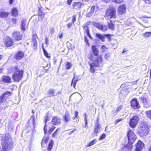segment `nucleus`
<instances>
[{
    "label": "nucleus",
    "mask_w": 151,
    "mask_h": 151,
    "mask_svg": "<svg viewBox=\"0 0 151 151\" xmlns=\"http://www.w3.org/2000/svg\"><path fill=\"white\" fill-rule=\"evenodd\" d=\"M148 96L146 95H143L140 98L143 106L145 108H148L149 107V104L147 99Z\"/></svg>",
    "instance_id": "14"
},
{
    "label": "nucleus",
    "mask_w": 151,
    "mask_h": 151,
    "mask_svg": "<svg viewBox=\"0 0 151 151\" xmlns=\"http://www.w3.org/2000/svg\"><path fill=\"white\" fill-rule=\"evenodd\" d=\"M67 0V4L69 5H70L72 2L73 0Z\"/></svg>",
    "instance_id": "59"
},
{
    "label": "nucleus",
    "mask_w": 151,
    "mask_h": 151,
    "mask_svg": "<svg viewBox=\"0 0 151 151\" xmlns=\"http://www.w3.org/2000/svg\"><path fill=\"white\" fill-rule=\"evenodd\" d=\"M94 58V56L93 54L90 55L88 57V59L90 60H93Z\"/></svg>",
    "instance_id": "58"
},
{
    "label": "nucleus",
    "mask_w": 151,
    "mask_h": 151,
    "mask_svg": "<svg viewBox=\"0 0 151 151\" xmlns=\"http://www.w3.org/2000/svg\"><path fill=\"white\" fill-rule=\"evenodd\" d=\"M82 4L80 2H74L72 4V7L73 9L75 10H78L81 8Z\"/></svg>",
    "instance_id": "25"
},
{
    "label": "nucleus",
    "mask_w": 151,
    "mask_h": 151,
    "mask_svg": "<svg viewBox=\"0 0 151 151\" xmlns=\"http://www.w3.org/2000/svg\"><path fill=\"white\" fill-rule=\"evenodd\" d=\"M101 127V125L99 123V119L97 118L96 119V122L95 123V126L93 129V133L97 135V133L99 132V130Z\"/></svg>",
    "instance_id": "15"
},
{
    "label": "nucleus",
    "mask_w": 151,
    "mask_h": 151,
    "mask_svg": "<svg viewBox=\"0 0 151 151\" xmlns=\"http://www.w3.org/2000/svg\"><path fill=\"white\" fill-rule=\"evenodd\" d=\"M12 21L13 24H16L17 23V19L15 18H12Z\"/></svg>",
    "instance_id": "55"
},
{
    "label": "nucleus",
    "mask_w": 151,
    "mask_h": 151,
    "mask_svg": "<svg viewBox=\"0 0 151 151\" xmlns=\"http://www.w3.org/2000/svg\"><path fill=\"white\" fill-rule=\"evenodd\" d=\"M76 77L75 76H74L73 77L72 81L71 82V85H73L74 88H76V83L78 80L77 79H75Z\"/></svg>",
    "instance_id": "32"
},
{
    "label": "nucleus",
    "mask_w": 151,
    "mask_h": 151,
    "mask_svg": "<svg viewBox=\"0 0 151 151\" xmlns=\"http://www.w3.org/2000/svg\"><path fill=\"white\" fill-rule=\"evenodd\" d=\"M72 24L73 23H72L68 24L67 25V27L69 28L70 27L72 26Z\"/></svg>",
    "instance_id": "64"
},
{
    "label": "nucleus",
    "mask_w": 151,
    "mask_h": 151,
    "mask_svg": "<svg viewBox=\"0 0 151 151\" xmlns=\"http://www.w3.org/2000/svg\"><path fill=\"white\" fill-rule=\"evenodd\" d=\"M91 22H87L86 23V24L84 26H83V28L84 31H85V33H86L87 35L90 38H91L92 37L90 34L89 30L88 28V25L90 24Z\"/></svg>",
    "instance_id": "22"
},
{
    "label": "nucleus",
    "mask_w": 151,
    "mask_h": 151,
    "mask_svg": "<svg viewBox=\"0 0 151 151\" xmlns=\"http://www.w3.org/2000/svg\"><path fill=\"white\" fill-rule=\"evenodd\" d=\"M101 49L102 50V52H104L107 51L108 50V48L105 45H102L101 46Z\"/></svg>",
    "instance_id": "39"
},
{
    "label": "nucleus",
    "mask_w": 151,
    "mask_h": 151,
    "mask_svg": "<svg viewBox=\"0 0 151 151\" xmlns=\"http://www.w3.org/2000/svg\"><path fill=\"white\" fill-rule=\"evenodd\" d=\"M117 11L119 15H122L126 13V6L124 4H121L119 6Z\"/></svg>",
    "instance_id": "10"
},
{
    "label": "nucleus",
    "mask_w": 151,
    "mask_h": 151,
    "mask_svg": "<svg viewBox=\"0 0 151 151\" xmlns=\"http://www.w3.org/2000/svg\"><path fill=\"white\" fill-rule=\"evenodd\" d=\"M63 34L62 33H60L58 35V37L60 38L61 39L62 38L63 36Z\"/></svg>",
    "instance_id": "63"
},
{
    "label": "nucleus",
    "mask_w": 151,
    "mask_h": 151,
    "mask_svg": "<svg viewBox=\"0 0 151 151\" xmlns=\"http://www.w3.org/2000/svg\"><path fill=\"white\" fill-rule=\"evenodd\" d=\"M76 14L73 15L72 16V23L73 24L75 22H76Z\"/></svg>",
    "instance_id": "44"
},
{
    "label": "nucleus",
    "mask_w": 151,
    "mask_h": 151,
    "mask_svg": "<svg viewBox=\"0 0 151 151\" xmlns=\"http://www.w3.org/2000/svg\"><path fill=\"white\" fill-rule=\"evenodd\" d=\"M84 40H85V42L86 43V44L88 45V46H90V44L88 42V40L86 36L84 37Z\"/></svg>",
    "instance_id": "52"
},
{
    "label": "nucleus",
    "mask_w": 151,
    "mask_h": 151,
    "mask_svg": "<svg viewBox=\"0 0 151 151\" xmlns=\"http://www.w3.org/2000/svg\"><path fill=\"white\" fill-rule=\"evenodd\" d=\"M12 36L14 38V40L15 41H19L22 39V35L19 31H14L12 33Z\"/></svg>",
    "instance_id": "11"
},
{
    "label": "nucleus",
    "mask_w": 151,
    "mask_h": 151,
    "mask_svg": "<svg viewBox=\"0 0 151 151\" xmlns=\"http://www.w3.org/2000/svg\"><path fill=\"white\" fill-rule=\"evenodd\" d=\"M51 122L53 125H60L61 124V119L58 116H54L52 118Z\"/></svg>",
    "instance_id": "13"
},
{
    "label": "nucleus",
    "mask_w": 151,
    "mask_h": 151,
    "mask_svg": "<svg viewBox=\"0 0 151 151\" xmlns=\"http://www.w3.org/2000/svg\"><path fill=\"white\" fill-rule=\"evenodd\" d=\"M32 37L31 46L33 49L36 50L37 48V39L38 38V37L36 34H33L32 35Z\"/></svg>",
    "instance_id": "9"
},
{
    "label": "nucleus",
    "mask_w": 151,
    "mask_h": 151,
    "mask_svg": "<svg viewBox=\"0 0 151 151\" xmlns=\"http://www.w3.org/2000/svg\"><path fill=\"white\" fill-rule=\"evenodd\" d=\"M95 8V6L94 5L92 6L91 7V12H92L93 13V12H94V11Z\"/></svg>",
    "instance_id": "61"
},
{
    "label": "nucleus",
    "mask_w": 151,
    "mask_h": 151,
    "mask_svg": "<svg viewBox=\"0 0 151 151\" xmlns=\"http://www.w3.org/2000/svg\"><path fill=\"white\" fill-rule=\"evenodd\" d=\"M130 104L131 107L134 109H137L140 108V106L136 98H134L131 100Z\"/></svg>",
    "instance_id": "12"
},
{
    "label": "nucleus",
    "mask_w": 151,
    "mask_h": 151,
    "mask_svg": "<svg viewBox=\"0 0 151 151\" xmlns=\"http://www.w3.org/2000/svg\"><path fill=\"white\" fill-rule=\"evenodd\" d=\"M50 120V118L48 115H47L45 116V117L44 122L46 123L47 121Z\"/></svg>",
    "instance_id": "47"
},
{
    "label": "nucleus",
    "mask_w": 151,
    "mask_h": 151,
    "mask_svg": "<svg viewBox=\"0 0 151 151\" xmlns=\"http://www.w3.org/2000/svg\"><path fill=\"white\" fill-rule=\"evenodd\" d=\"M146 114L148 118L151 119V109L146 111Z\"/></svg>",
    "instance_id": "38"
},
{
    "label": "nucleus",
    "mask_w": 151,
    "mask_h": 151,
    "mask_svg": "<svg viewBox=\"0 0 151 151\" xmlns=\"http://www.w3.org/2000/svg\"><path fill=\"white\" fill-rule=\"evenodd\" d=\"M93 25L95 27L101 30L106 31L107 30V27L105 25H103L100 23L94 22Z\"/></svg>",
    "instance_id": "19"
},
{
    "label": "nucleus",
    "mask_w": 151,
    "mask_h": 151,
    "mask_svg": "<svg viewBox=\"0 0 151 151\" xmlns=\"http://www.w3.org/2000/svg\"><path fill=\"white\" fill-rule=\"evenodd\" d=\"M24 56V53L22 51H19L14 55V58L16 60H19L22 59Z\"/></svg>",
    "instance_id": "17"
},
{
    "label": "nucleus",
    "mask_w": 151,
    "mask_h": 151,
    "mask_svg": "<svg viewBox=\"0 0 151 151\" xmlns=\"http://www.w3.org/2000/svg\"><path fill=\"white\" fill-rule=\"evenodd\" d=\"M104 17L108 19H116L117 14L116 8L113 6L109 7L106 9Z\"/></svg>",
    "instance_id": "4"
},
{
    "label": "nucleus",
    "mask_w": 151,
    "mask_h": 151,
    "mask_svg": "<svg viewBox=\"0 0 151 151\" xmlns=\"http://www.w3.org/2000/svg\"><path fill=\"white\" fill-rule=\"evenodd\" d=\"M30 119H32L33 125L34 127H35V117L34 115H32L31 116L30 118Z\"/></svg>",
    "instance_id": "42"
},
{
    "label": "nucleus",
    "mask_w": 151,
    "mask_h": 151,
    "mask_svg": "<svg viewBox=\"0 0 151 151\" xmlns=\"http://www.w3.org/2000/svg\"><path fill=\"white\" fill-rule=\"evenodd\" d=\"M78 111H75V116L73 117V119H75L76 118H78L79 117V116L78 115Z\"/></svg>",
    "instance_id": "49"
},
{
    "label": "nucleus",
    "mask_w": 151,
    "mask_h": 151,
    "mask_svg": "<svg viewBox=\"0 0 151 151\" xmlns=\"http://www.w3.org/2000/svg\"><path fill=\"white\" fill-rule=\"evenodd\" d=\"M1 141L2 148L0 151H9L12 149L14 144L12 137L9 133H5L2 137Z\"/></svg>",
    "instance_id": "2"
},
{
    "label": "nucleus",
    "mask_w": 151,
    "mask_h": 151,
    "mask_svg": "<svg viewBox=\"0 0 151 151\" xmlns=\"http://www.w3.org/2000/svg\"><path fill=\"white\" fill-rule=\"evenodd\" d=\"M54 145V142L53 140H51L49 142L47 150L48 151H50L52 149Z\"/></svg>",
    "instance_id": "31"
},
{
    "label": "nucleus",
    "mask_w": 151,
    "mask_h": 151,
    "mask_svg": "<svg viewBox=\"0 0 151 151\" xmlns=\"http://www.w3.org/2000/svg\"><path fill=\"white\" fill-rule=\"evenodd\" d=\"M12 92L9 91H7L4 93L0 96V103H3L4 99L7 98L9 96H11Z\"/></svg>",
    "instance_id": "20"
},
{
    "label": "nucleus",
    "mask_w": 151,
    "mask_h": 151,
    "mask_svg": "<svg viewBox=\"0 0 151 151\" xmlns=\"http://www.w3.org/2000/svg\"><path fill=\"white\" fill-rule=\"evenodd\" d=\"M127 137L129 142L133 143L136 139V136L133 131L129 129L127 132Z\"/></svg>",
    "instance_id": "7"
},
{
    "label": "nucleus",
    "mask_w": 151,
    "mask_h": 151,
    "mask_svg": "<svg viewBox=\"0 0 151 151\" xmlns=\"http://www.w3.org/2000/svg\"><path fill=\"white\" fill-rule=\"evenodd\" d=\"M63 118L65 122H67L70 121L71 119L70 114L68 111H65V114L63 116Z\"/></svg>",
    "instance_id": "24"
},
{
    "label": "nucleus",
    "mask_w": 151,
    "mask_h": 151,
    "mask_svg": "<svg viewBox=\"0 0 151 151\" xmlns=\"http://www.w3.org/2000/svg\"><path fill=\"white\" fill-rule=\"evenodd\" d=\"M72 65V64L69 62H67L66 64V68L67 70L70 69Z\"/></svg>",
    "instance_id": "40"
},
{
    "label": "nucleus",
    "mask_w": 151,
    "mask_h": 151,
    "mask_svg": "<svg viewBox=\"0 0 151 151\" xmlns=\"http://www.w3.org/2000/svg\"><path fill=\"white\" fill-rule=\"evenodd\" d=\"M108 27L109 29L111 30H114L115 29L114 24L112 20H110L107 23Z\"/></svg>",
    "instance_id": "28"
},
{
    "label": "nucleus",
    "mask_w": 151,
    "mask_h": 151,
    "mask_svg": "<svg viewBox=\"0 0 151 151\" xmlns=\"http://www.w3.org/2000/svg\"><path fill=\"white\" fill-rule=\"evenodd\" d=\"M4 43L5 46L7 47H13L14 45V40L8 36L4 39Z\"/></svg>",
    "instance_id": "8"
},
{
    "label": "nucleus",
    "mask_w": 151,
    "mask_h": 151,
    "mask_svg": "<svg viewBox=\"0 0 151 151\" xmlns=\"http://www.w3.org/2000/svg\"><path fill=\"white\" fill-rule=\"evenodd\" d=\"M145 3L147 5L151 4V0H143Z\"/></svg>",
    "instance_id": "48"
},
{
    "label": "nucleus",
    "mask_w": 151,
    "mask_h": 151,
    "mask_svg": "<svg viewBox=\"0 0 151 151\" xmlns=\"http://www.w3.org/2000/svg\"><path fill=\"white\" fill-rule=\"evenodd\" d=\"M55 128L56 127L55 126H52L49 129L48 132H47V134H50L54 130Z\"/></svg>",
    "instance_id": "37"
},
{
    "label": "nucleus",
    "mask_w": 151,
    "mask_h": 151,
    "mask_svg": "<svg viewBox=\"0 0 151 151\" xmlns=\"http://www.w3.org/2000/svg\"><path fill=\"white\" fill-rule=\"evenodd\" d=\"M97 141V140H96V139H94L91 141L89 142L88 144L87 145V146L88 147L92 146L95 144Z\"/></svg>",
    "instance_id": "36"
},
{
    "label": "nucleus",
    "mask_w": 151,
    "mask_h": 151,
    "mask_svg": "<svg viewBox=\"0 0 151 151\" xmlns=\"http://www.w3.org/2000/svg\"><path fill=\"white\" fill-rule=\"evenodd\" d=\"M139 120L138 116L135 115L130 118L129 122V126L132 128H135L137 125Z\"/></svg>",
    "instance_id": "6"
},
{
    "label": "nucleus",
    "mask_w": 151,
    "mask_h": 151,
    "mask_svg": "<svg viewBox=\"0 0 151 151\" xmlns=\"http://www.w3.org/2000/svg\"><path fill=\"white\" fill-rule=\"evenodd\" d=\"M105 36L104 35H103L102 37H101V38H100V40L102 41V42H104L105 41Z\"/></svg>",
    "instance_id": "62"
},
{
    "label": "nucleus",
    "mask_w": 151,
    "mask_h": 151,
    "mask_svg": "<svg viewBox=\"0 0 151 151\" xmlns=\"http://www.w3.org/2000/svg\"><path fill=\"white\" fill-rule=\"evenodd\" d=\"M8 73H13L12 76V78L15 82H18L21 81L24 76V69H19L18 66L11 67L7 70Z\"/></svg>",
    "instance_id": "3"
},
{
    "label": "nucleus",
    "mask_w": 151,
    "mask_h": 151,
    "mask_svg": "<svg viewBox=\"0 0 151 151\" xmlns=\"http://www.w3.org/2000/svg\"><path fill=\"white\" fill-rule=\"evenodd\" d=\"M47 124L45 123V124L44 128H43V130L44 131V133L45 134H47Z\"/></svg>",
    "instance_id": "45"
},
{
    "label": "nucleus",
    "mask_w": 151,
    "mask_h": 151,
    "mask_svg": "<svg viewBox=\"0 0 151 151\" xmlns=\"http://www.w3.org/2000/svg\"><path fill=\"white\" fill-rule=\"evenodd\" d=\"M9 13L8 12L1 11L0 12V17L2 18H5L8 17Z\"/></svg>",
    "instance_id": "29"
},
{
    "label": "nucleus",
    "mask_w": 151,
    "mask_h": 151,
    "mask_svg": "<svg viewBox=\"0 0 151 151\" xmlns=\"http://www.w3.org/2000/svg\"><path fill=\"white\" fill-rule=\"evenodd\" d=\"M91 49L94 55L97 56V58L95 60H93L92 63H89L90 66V71L92 73H94L95 71V69L94 68L99 67L100 64L102 63L103 58L101 55L98 56L99 52L96 45H92Z\"/></svg>",
    "instance_id": "1"
},
{
    "label": "nucleus",
    "mask_w": 151,
    "mask_h": 151,
    "mask_svg": "<svg viewBox=\"0 0 151 151\" xmlns=\"http://www.w3.org/2000/svg\"><path fill=\"white\" fill-rule=\"evenodd\" d=\"M85 125L84 127L85 128H87L88 127V122L86 118V117L85 116Z\"/></svg>",
    "instance_id": "54"
},
{
    "label": "nucleus",
    "mask_w": 151,
    "mask_h": 151,
    "mask_svg": "<svg viewBox=\"0 0 151 151\" xmlns=\"http://www.w3.org/2000/svg\"><path fill=\"white\" fill-rule=\"evenodd\" d=\"M44 9L42 7L38 8V20L41 21L44 17L45 14L43 12Z\"/></svg>",
    "instance_id": "18"
},
{
    "label": "nucleus",
    "mask_w": 151,
    "mask_h": 151,
    "mask_svg": "<svg viewBox=\"0 0 151 151\" xmlns=\"http://www.w3.org/2000/svg\"><path fill=\"white\" fill-rule=\"evenodd\" d=\"M123 119H124L123 118H121L116 120L114 121L115 124H117L119 122H120L122 121Z\"/></svg>",
    "instance_id": "46"
},
{
    "label": "nucleus",
    "mask_w": 151,
    "mask_h": 151,
    "mask_svg": "<svg viewBox=\"0 0 151 151\" xmlns=\"http://www.w3.org/2000/svg\"><path fill=\"white\" fill-rule=\"evenodd\" d=\"M68 48L69 50H73L74 48V46L73 44L68 43L67 45Z\"/></svg>",
    "instance_id": "41"
},
{
    "label": "nucleus",
    "mask_w": 151,
    "mask_h": 151,
    "mask_svg": "<svg viewBox=\"0 0 151 151\" xmlns=\"http://www.w3.org/2000/svg\"><path fill=\"white\" fill-rule=\"evenodd\" d=\"M1 81L4 83H12V80L10 77L6 75H4L2 76Z\"/></svg>",
    "instance_id": "21"
},
{
    "label": "nucleus",
    "mask_w": 151,
    "mask_h": 151,
    "mask_svg": "<svg viewBox=\"0 0 151 151\" xmlns=\"http://www.w3.org/2000/svg\"><path fill=\"white\" fill-rule=\"evenodd\" d=\"M122 105L118 106L116 108V110L115 111L116 112V113L119 112L122 109Z\"/></svg>",
    "instance_id": "43"
},
{
    "label": "nucleus",
    "mask_w": 151,
    "mask_h": 151,
    "mask_svg": "<svg viewBox=\"0 0 151 151\" xmlns=\"http://www.w3.org/2000/svg\"><path fill=\"white\" fill-rule=\"evenodd\" d=\"M55 90L52 89H50L47 92V94L49 96H55Z\"/></svg>",
    "instance_id": "33"
},
{
    "label": "nucleus",
    "mask_w": 151,
    "mask_h": 151,
    "mask_svg": "<svg viewBox=\"0 0 151 151\" xmlns=\"http://www.w3.org/2000/svg\"><path fill=\"white\" fill-rule=\"evenodd\" d=\"M49 139V137H44L41 141V145L43 146V144L44 143H47ZM44 147V146H43Z\"/></svg>",
    "instance_id": "34"
},
{
    "label": "nucleus",
    "mask_w": 151,
    "mask_h": 151,
    "mask_svg": "<svg viewBox=\"0 0 151 151\" xmlns=\"http://www.w3.org/2000/svg\"><path fill=\"white\" fill-rule=\"evenodd\" d=\"M103 35H102L101 34H99L98 33H96V37H98L100 39L102 36Z\"/></svg>",
    "instance_id": "60"
},
{
    "label": "nucleus",
    "mask_w": 151,
    "mask_h": 151,
    "mask_svg": "<svg viewBox=\"0 0 151 151\" xmlns=\"http://www.w3.org/2000/svg\"><path fill=\"white\" fill-rule=\"evenodd\" d=\"M60 130L61 129L60 128H58L52 134V137L57 138L58 137V135L59 134Z\"/></svg>",
    "instance_id": "27"
},
{
    "label": "nucleus",
    "mask_w": 151,
    "mask_h": 151,
    "mask_svg": "<svg viewBox=\"0 0 151 151\" xmlns=\"http://www.w3.org/2000/svg\"><path fill=\"white\" fill-rule=\"evenodd\" d=\"M149 132V129L147 125L145 123L142 124L138 128L137 134L140 137H143L147 135Z\"/></svg>",
    "instance_id": "5"
},
{
    "label": "nucleus",
    "mask_w": 151,
    "mask_h": 151,
    "mask_svg": "<svg viewBox=\"0 0 151 151\" xmlns=\"http://www.w3.org/2000/svg\"><path fill=\"white\" fill-rule=\"evenodd\" d=\"M134 150L136 151H141L144 147V144L140 140H139L135 145Z\"/></svg>",
    "instance_id": "16"
},
{
    "label": "nucleus",
    "mask_w": 151,
    "mask_h": 151,
    "mask_svg": "<svg viewBox=\"0 0 151 151\" xmlns=\"http://www.w3.org/2000/svg\"><path fill=\"white\" fill-rule=\"evenodd\" d=\"M21 30L24 32L26 29V20L23 19L21 21Z\"/></svg>",
    "instance_id": "26"
},
{
    "label": "nucleus",
    "mask_w": 151,
    "mask_h": 151,
    "mask_svg": "<svg viewBox=\"0 0 151 151\" xmlns=\"http://www.w3.org/2000/svg\"><path fill=\"white\" fill-rule=\"evenodd\" d=\"M110 55L109 53H106L104 55L105 58L106 59H108V58L109 57Z\"/></svg>",
    "instance_id": "57"
},
{
    "label": "nucleus",
    "mask_w": 151,
    "mask_h": 151,
    "mask_svg": "<svg viewBox=\"0 0 151 151\" xmlns=\"http://www.w3.org/2000/svg\"><path fill=\"white\" fill-rule=\"evenodd\" d=\"M133 143L129 142L124 145L123 147V149L124 151H131L133 147L132 144Z\"/></svg>",
    "instance_id": "23"
},
{
    "label": "nucleus",
    "mask_w": 151,
    "mask_h": 151,
    "mask_svg": "<svg viewBox=\"0 0 151 151\" xmlns=\"http://www.w3.org/2000/svg\"><path fill=\"white\" fill-rule=\"evenodd\" d=\"M12 15L14 17H16L18 15V10L15 7L13 8L11 10Z\"/></svg>",
    "instance_id": "30"
},
{
    "label": "nucleus",
    "mask_w": 151,
    "mask_h": 151,
    "mask_svg": "<svg viewBox=\"0 0 151 151\" xmlns=\"http://www.w3.org/2000/svg\"><path fill=\"white\" fill-rule=\"evenodd\" d=\"M42 50L44 54L45 57L48 58H50V56L49 54L46 51L45 49L43 46H42Z\"/></svg>",
    "instance_id": "35"
},
{
    "label": "nucleus",
    "mask_w": 151,
    "mask_h": 151,
    "mask_svg": "<svg viewBox=\"0 0 151 151\" xmlns=\"http://www.w3.org/2000/svg\"><path fill=\"white\" fill-rule=\"evenodd\" d=\"M144 35L145 37H148L151 35V33L150 32H146L144 34Z\"/></svg>",
    "instance_id": "51"
},
{
    "label": "nucleus",
    "mask_w": 151,
    "mask_h": 151,
    "mask_svg": "<svg viewBox=\"0 0 151 151\" xmlns=\"http://www.w3.org/2000/svg\"><path fill=\"white\" fill-rule=\"evenodd\" d=\"M116 4H119L122 2L124 0H114Z\"/></svg>",
    "instance_id": "56"
},
{
    "label": "nucleus",
    "mask_w": 151,
    "mask_h": 151,
    "mask_svg": "<svg viewBox=\"0 0 151 151\" xmlns=\"http://www.w3.org/2000/svg\"><path fill=\"white\" fill-rule=\"evenodd\" d=\"M105 37H106L109 40H111V37L113 35L110 34H107L105 35Z\"/></svg>",
    "instance_id": "53"
},
{
    "label": "nucleus",
    "mask_w": 151,
    "mask_h": 151,
    "mask_svg": "<svg viewBox=\"0 0 151 151\" xmlns=\"http://www.w3.org/2000/svg\"><path fill=\"white\" fill-rule=\"evenodd\" d=\"M106 137V135L104 133L102 134L100 136L99 138V140H101L104 138H105Z\"/></svg>",
    "instance_id": "50"
}]
</instances>
